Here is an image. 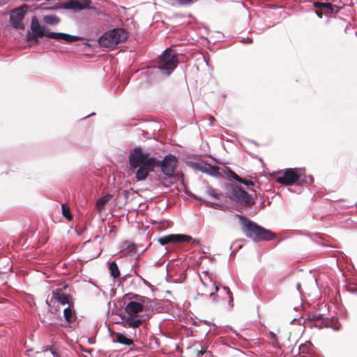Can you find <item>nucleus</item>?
<instances>
[{
  "instance_id": "obj_7",
  "label": "nucleus",
  "mask_w": 357,
  "mask_h": 357,
  "mask_svg": "<svg viewBox=\"0 0 357 357\" xmlns=\"http://www.w3.org/2000/svg\"><path fill=\"white\" fill-rule=\"evenodd\" d=\"M226 194L230 199L242 206L250 207L255 204L251 196L240 186L228 185Z\"/></svg>"
},
{
  "instance_id": "obj_20",
  "label": "nucleus",
  "mask_w": 357,
  "mask_h": 357,
  "mask_svg": "<svg viewBox=\"0 0 357 357\" xmlns=\"http://www.w3.org/2000/svg\"><path fill=\"white\" fill-rule=\"evenodd\" d=\"M111 275L114 278H117L120 276V271L116 262L113 261L109 264V266Z\"/></svg>"
},
{
  "instance_id": "obj_14",
  "label": "nucleus",
  "mask_w": 357,
  "mask_h": 357,
  "mask_svg": "<svg viewBox=\"0 0 357 357\" xmlns=\"http://www.w3.org/2000/svg\"><path fill=\"white\" fill-rule=\"evenodd\" d=\"M201 171L204 173L208 174L211 176H219L220 175V167L218 166H209L201 167Z\"/></svg>"
},
{
  "instance_id": "obj_35",
  "label": "nucleus",
  "mask_w": 357,
  "mask_h": 357,
  "mask_svg": "<svg viewBox=\"0 0 357 357\" xmlns=\"http://www.w3.org/2000/svg\"><path fill=\"white\" fill-rule=\"evenodd\" d=\"M296 288L299 292H301V285L300 283H298L296 285Z\"/></svg>"
},
{
  "instance_id": "obj_30",
  "label": "nucleus",
  "mask_w": 357,
  "mask_h": 357,
  "mask_svg": "<svg viewBox=\"0 0 357 357\" xmlns=\"http://www.w3.org/2000/svg\"><path fill=\"white\" fill-rule=\"evenodd\" d=\"M98 255H99L98 252H96L95 253H92V254L89 255L88 256V258H89V259H94V258L97 257Z\"/></svg>"
},
{
  "instance_id": "obj_31",
  "label": "nucleus",
  "mask_w": 357,
  "mask_h": 357,
  "mask_svg": "<svg viewBox=\"0 0 357 357\" xmlns=\"http://www.w3.org/2000/svg\"><path fill=\"white\" fill-rule=\"evenodd\" d=\"M195 351L197 354V356H199L200 355H203L206 352V350L196 349Z\"/></svg>"
},
{
  "instance_id": "obj_27",
  "label": "nucleus",
  "mask_w": 357,
  "mask_h": 357,
  "mask_svg": "<svg viewBox=\"0 0 357 357\" xmlns=\"http://www.w3.org/2000/svg\"><path fill=\"white\" fill-rule=\"evenodd\" d=\"M179 5L185 6L188 5L194 1V0H176Z\"/></svg>"
},
{
  "instance_id": "obj_37",
  "label": "nucleus",
  "mask_w": 357,
  "mask_h": 357,
  "mask_svg": "<svg viewBox=\"0 0 357 357\" xmlns=\"http://www.w3.org/2000/svg\"><path fill=\"white\" fill-rule=\"evenodd\" d=\"M86 252L88 250L89 248L87 247V243H84Z\"/></svg>"
},
{
  "instance_id": "obj_21",
  "label": "nucleus",
  "mask_w": 357,
  "mask_h": 357,
  "mask_svg": "<svg viewBox=\"0 0 357 357\" xmlns=\"http://www.w3.org/2000/svg\"><path fill=\"white\" fill-rule=\"evenodd\" d=\"M43 21L47 24L55 25L60 22V20L55 15H45L43 17Z\"/></svg>"
},
{
  "instance_id": "obj_17",
  "label": "nucleus",
  "mask_w": 357,
  "mask_h": 357,
  "mask_svg": "<svg viewBox=\"0 0 357 357\" xmlns=\"http://www.w3.org/2000/svg\"><path fill=\"white\" fill-rule=\"evenodd\" d=\"M52 298L62 305H65L69 303L68 296L63 293L54 292Z\"/></svg>"
},
{
  "instance_id": "obj_13",
  "label": "nucleus",
  "mask_w": 357,
  "mask_h": 357,
  "mask_svg": "<svg viewBox=\"0 0 357 357\" xmlns=\"http://www.w3.org/2000/svg\"><path fill=\"white\" fill-rule=\"evenodd\" d=\"M314 8H319L325 12V14H332L333 12V6L331 3H321L314 1L313 3Z\"/></svg>"
},
{
  "instance_id": "obj_36",
  "label": "nucleus",
  "mask_w": 357,
  "mask_h": 357,
  "mask_svg": "<svg viewBox=\"0 0 357 357\" xmlns=\"http://www.w3.org/2000/svg\"><path fill=\"white\" fill-rule=\"evenodd\" d=\"M214 121H215V118L213 117V116H211L210 117V121H211V125L213 123Z\"/></svg>"
},
{
  "instance_id": "obj_3",
  "label": "nucleus",
  "mask_w": 357,
  "mask_h": 357,
  "mask_svg": "<svg viewBox=\"0 0 357 357\" xmlns=\"http://www.w3.org/2000/svg\"><path fill=\"white\" fill-rule=\"evenodd\" d=\"M242 225V229L245 236L255 242L271 241L275 237V234L257 225L246 217L236 214Z\"/></svg>"
},
{
  "instance_id": "obj_23",
  "label": "nucleus",
  "mask_w": 357,
  "mask_h": 357,
  "mask_svg": "<svg viewBox=\"0 0 357 357\" xmlns=\"http://www.w3.org/2000/svg\"><path fill=\"white\" fill-rule=\"evenodd\" d=\"M62 214L68 220H71L73 219V215L70 213L69 207H68L66 204H62Z\"/></svg>"
},
{
  "instance_id": "obj_2",
  "label": "nucleus",
  "mask_w": 357,
  "mask_h": 357,
  "mask_svg": "<svg viewBox=\"0 0 357 357\" xmlns=\"http://www.w3.org/2000/svg\"><path fill=\"white\" fill-rule=\"evenodd\" d=\"M31 29L32 34L27 36V41L34 42L35 43H38V39L39 38H42L44 36L49 38L63 40L66 43H73L82 39L80 37L72 36L68 33L47 31L45 26H41L36 16H33L31 19Z\"/></svg>"
},
{
  "instance_id": "obj_9",
  "label": "nucleus",
  "mask_w": 357,
  "mask_h": 357,
  "mask_svg": "<svg viewBox=\"0 0 357 357\" xmlns=\"http://www.w3.org/2000/svg\"><path fill=\"white\" fill-rule=\"evenodd\" d=\"M158 242L162 245H165L169 243H180L183 242H191L192 243H195L196 242V240L192 239V238L186 234H169L167 236H164L162 237H160L158 238Z\"/></svg>"
},
{
  "instance_id": "obj_1",
  "label": "nucleus",
  "mask_w": 357,
  "mask_h": 357,
  "mask_svg": "<svg viewBox=\"0 0 357 357\" xmlns=\"http://www.w3.org/2000/svg\"><path fill=\"white\" fill-rule=\"evenodd\" d=\"M178 160L176 156L169 154L160 162L155 158L149 157V153H143L140 147L134 149L130 153L129 164L131 169H137L135 177L137 181L145 180L149 174L153 172L155 167H160L162 172L173 177L177 167Z\"/></svg>"
},
{
  "instance_id": "obj_18",
  "label": "nucleus",
  "mask_w": 357,
  "mask_h": 357,
  "mask_svg": "<svg viewBox=\"0 0 357 357\" xmlns=\"http://www.w3.org/2000/svg\"><path fill=\"white\" fill-rule=\"evenodd\" d=\"M63 316L65 319L68 323H73L75 321V312L70 307H66L63 310Z\"/></svg>"
},
{
  "instance_id": "obj_32",
  "label": "nucleus",
  "mask_w": 357,
  "mask_h": 357,
  "mask_svg": "<svg viewBox=\"0 0 357 357\" xmlns=\"http://www.w3.org/2000/svg\"><path fill=\"white\" fill-rule=\"evenodd\" d=\"M218 287L214 284V291H211V292L210 293V294H211V295L214 294H215V292L218 291Z\"/></svg>"
},
{
  "instance_id": "obj_33",
  "label": "nucleus",
  "mask_w": 357,
  "mask_h": 357,
  "mask_svg": "<svg viewBox=\"0 0 357 357\" xmlns=\"http://www.w3.org/2000/svg\"><path fill=\"white\" fill-rule=\"evenodd\" d=\"M225 289H227V294L229 295L230 298H231V299H232V294H231V292L230 291V290L229 289V288H228V287H226V288H225Z\"/></svg>"
},
{
  "instance_id": "obj_24",
  "label": "nucleus",
  "mask_w": 357,
  "mask_h": 357,
  "mask_svg": "<svg viewBox=\"0 0 357 357\" xmlns=\"http://www.w3.org/2000/svg\"><path fill=\"white\" fill-rule=\"evenodd\" d=\"M208 194L216 199H220V197L221 196L220 194L218 193L215 189L209 188L208 190Z\"/></svg>"
},
{
  "instance_id": "obj_28",
  "label": "nucleus",
  "mask_w": 357,
  "mask_h": 357,
  "mask_svg": "<svg viewBox=\"0 0 357 357\" xmlns=\"http://www.w3.org/2000/svg\"><path fill=\"white\" fill-rule=\"evenodd\" d=\"M270 336H271V338L274 341L273 344H278V343L277 335L275 333H273V332H271Z\"/></svg>"
},
{
  "instance_id": "obj_16",
  "label": "nucleus",
  "mask_w": 357,
  "mask_h": 357,
  "mask_svg": "<svg viewBox=\"0 0 357 357\" xmlns=\"http://www.w3.org/2000/svg\"><path fill=\"white\" fill-rule=\"evenodd\" d=\"M332 321L328 318H324V317H321V318L320 319V321H316L314 324H312V326L318 328H322L324 327H332Z\"/></svg>"
},
{
  "instance_id": "obj_4",
  "label": "nucleus",
  "mask_w": 357,
  "mask_h": 357,
  "mask_svg": "<svg viewBox=\"0 0 357 357\" xmlns=\"http://www.w3.org/2000/svg\"><path fill=\"white\" fill-rule=\"evenodd\" d=\"M128 37V32L125 29L118 28L105 33L98 42L102 47L114 48L118 44L126 40Z\"/></svg>"
},
{
  "instance_id": "obj_26",
  "label": "nucleus",
  "mask_w": 357,
  "mask_h": 357,
  "mask_svg": "<svg viewBox=\"0 0 357 357\" xmlns=\"http://www.w3.org/2000/svg\"><path fill=\"white\" fill-rule=\"evenodd\" d=\"M241 183H243L248 186H253L255 185L254 182L252 181L246 180L245 178H241V180L238 181Z\"/></svg>"
},
{
  "instance_id": "obj_25",
  "label": "nucleus",
  "mask_w": 357,
  "mask_h": 357,
  "mask_svg": "<svg viewBox=\"0 0 357 357\" xmlns=\"http://www.w3.org/2000/svg\"><path fill=\"white\" fill-rule=\"evenodd\" d=\"M229 176L234 178V180H236V181H239L241 178V177H240L239 176H238L235 172H234L233 171L231 170H229Z\"/></svg>"
},
{
  "instance_id": "obj_10",
  "label": "nucleus",
  "mask_w": 357,
  "mask_h": 357,
  "mask_svg": "<svg viewBox=\"0 0 357 357\" xmlns=\"http://www.w3.org/2000/svg\"><path fill=\"white\" fill-rule=\"evenodd\" d=\"M91 0H69L67 2L60 3L58 8L82 10L90 7Z\"/></svg>"
},
{
  "instance_id": "obj_19",
  "label": "nucleus",
  "mask_w": 357,
  "mask_h": 357,
  "mask_svg": "<svg viewBox=\"0 0 357 357\" xmlns=\"http://www.w3.org/2000/svg\"><path fill=\"white\" fill-rule=\"evenodd\" d=\"M313 351L312 344L310 342H307L305 344H302L299 347V354H309L310 355Z\"/></svg>"
},
{
  "instance_id": "obj_8",
  "label": "nucleus",
  "mask_w": 357,
  "mask_h": 357,
  "mask_svg": "<svg viewBox=\"0 0 357 357\" xmlns=\"http://www.w3.org/2000/svg\"><path fill=\"white\" fill-rule=\"evenodd\" d=\"M297 169H287L283 172H278L275 176V181L284 185H292L297 183L301 178Z\"/></svg>"
},
{
  "instance_id": "obj_22",
  "label": "nucleus",
  "mask_w": 357,
  "mask_h": 357,
  "mask_svg": "<svg viewBox=\"0 0 357 357\" xmlns=\"http://www.w3.org/2000/svg\"><path fill=\"white\" fill-rule=\"evenodd\" d=\"M323 317L321 314H308V322L310 324V326H312L313 324H314L316 321H320V319Z\"/></svg>"
},
{
  "instance_id": "obj_11",
  "label": "nucleus",
  "mask_w": 357,
  "mask_h": 357,
  "mask_svg": "<svg viewBox=\"0 0 357 357\" xmlns=\"http://www.w3.org/2000/svg\"><path fill=\"white\" fill-rule=\"evenodd\" d=\"M24 15L25 12L21 8H18L13 11L10 15V22L15 28H22Z\"/></svg>"
},
{
  "instance_id": "obj_34",
  "label": "nucleus",
  "mask_w": 357,
  "mask_h": 357,
  "mask_svg": "<svg viewBox=\"0 0 357 357\" xmlns=\"http://www.w3.org/2000/svg\"><path fill=\"white\" fill-rule=\"evenodd\" d=\"M135 298L138 299L139 301H143V297H142V296H139L138 295H135Z\"/></svg>"
},
{
  "instance_id": "obj_12",
  "label": "nucleus",
  "mask_w": 357,
  "mask_h": 357,
  "mask_svg": "<svg viewBox=\"0 0 357 357\" xmlns=\"http://www.w3.org/2000/svg\"><path fill=\"white\" fill-rule=\"evenodd\" d=\"M112 198V195L110 194H107L99 199L96 201V209L98 213H100L104 208L105 205L109 202V201Z\"/></svg>"
},
{
  "instance_id": "obj_29",
  "label": "nucleus",
  "mask_w": 357,
  "mask_h": 357,
  "mask_svg": "<svg viewBox=\"0 0 357 357\" xmlns=\"http://www.w3.org/2000/svg\"><path fill=\"white\" fill-rule=\"evenodd\" d=\"M315 13L319 18H322L324 15V11L319 8L315 10Z\"/></svg>"
},
{
  "instance_id": "obj_5",
  "label": "nucleus",
  "mask_w": 357,
  "mask_h": 357,
  "mask_svg": "<svg viewBox=\"0 0 357 357\" xmlns=\"http://www.w3.org/2000/svg\"><path fill=\"white\" fill-rule=\"evenodd\" d=\"M144 311V305L139 302L130 301L125 307V312L128 316L123 323V326L137 328L142 324L141 319L138 318V314Z\"/></svg>"
},
{
  "instance_id": "obj_6",
  "label": "nucleus",
  "mask_w": 357,
  "mask_h": 357,
  "mask_svg": "<svg viewBox=\"0 0 357 357\" xmlns=\"http://www.w3.org/2000/svg\"><path fill=\"white\" fill-rule=\"evenodd\" d=\"M178 63V54L176 51L168 48L165 50L158 59V68L165 75H170Z\"/></svg>"
},
{
  "instance_id": "obj_15",
  "label": "nucleus",
  "mask_w": 357,
  "mask_h": 357,
  "mask_svg": "<svg viewBox=\"0 0 357 357\" xmlns=\"http://www.w3.org/2000/svg\"><path fill=\"white\" fill-rule=\"evenodd\" d=\"M115 335L116 342H117L118 343L128 346L132 345L133 344V340L132 339L128 338L123 333H116Z\"/></svg>"
}]
</instances>
